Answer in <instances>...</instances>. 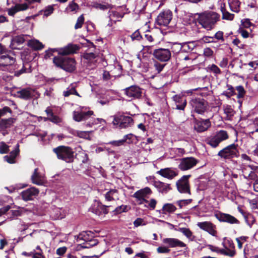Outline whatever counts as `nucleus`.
Masks as SVG:
<instances>
[{
  "instance_id": "nucleus-1",
  "label": "nucleus",
  "mask_w": 258,
  "mask_h": 258,
  "mask_svg": "<svg viewBox=\"0 0 258 258\" xmlns=\"http://www.w3.org/2000/svg\"><path fill=\"white\" fill-rule=\"evenodd\" d=\"M14 53L10 50L7 49L6 47L0 43V66H8L10 72L14 73V76L19 77L24 73H31L32 72L31 67L29 66V68H26L23 63L22 68L18 70L19 66L18 64H14L16 59L14 57Z\"/></svg>"
},
{
  "instance_id": "nucleus-2",
  "label": "nucleus",
  "mask_w": 258,
  "mask_h": 258,
  "mask_svg": "<svg viewBox=\"0 0 258 258\" xmlns=\"http://www.w3.org/2000/svg\"><path fill=\"white\" fill-rule=\"evenodd\" d=\"M195 15L198 16L197 22L202 28L207 31L214 29L217 23L220 20V15L213 11H205Z\"/></svg>"
},
{
  "instance_id": "nucleus-3",
  "label": "nucleus",
  "mask_w": 258,
  "mask_h": 258,
  "mask_svg": "<svg viewBox=\"0 0 258 258\" xmlns=\"http://www.w3.org/2000/svg\"><path fill=\"white\" fill-rule=\"evenodd\" d=\"M54 65L63 71L72 73L76 70V61L73 57L58 55L53 58Z\"/></svg>"
},
{
  "instance_id": "nucleus-4",
  "label": "nucleus",
  "mask_w": 258,
  "mask_h": 258,
  "mask_svg": "<svg viewBox=\"0 0 258 258\" xmlns=\"http://www.w3.org/2000/svg\"><path fill=\"white\" fill-rule=\"evenodd\" d=\"M52 151L58 160L69 163L74 162L75 151L71 147L60 145L53 148Z\"/></svg>"
},
{
  "instance_id": "nucleus-5",
  "label": "nucleus",
  "mask_w": 258,
  "mask_h": 258,
  "mask_svg": "<svg viewBox=\"0 0 258 258\" xmlns=\"http://www.w3.org/2000/svg\"><path fill=\"white\" fill-rule=\"evenodd\" d=\"M110 117L113 118L111 123L113 127L116 128H126L131 126L134 123L132 117L123 114L117 113Z\"/></svg>"
},
{
  "instance_id": "nucleus-6",
  "label": "nucleus",
  "mask_w": 258,
  "mask_h": 258,
  "mask_svg": "<svg viewBox=\"0 0 258 258\" xmlns=\"http://www.w3.org/2000/svg\"><path fill=\"white\" fill-rule=\"evenodd\" d=\"M192 110L196 113L203 114L207 111L208 102L202 97H193L189 102Z\"/></svg>"
},
{
  "instance_id": "nucleus-7",
  "label": "nucleus",
  "mask_w": 258,
  "mask_h": 258,
  "mask_svg": "<svg viewBox=\"0 0 258 258\" xmlns=\"http://www.w3.org/2000/svg\"><path fill=\"white\" fill-rule=\"evenodd\" d=\"M237 147L238 145L237 144H232L221 150L218 153L217 155L225 160H229L235 157H238L239 154Z\"/></svg>"
},
{
  "instance_id": "nucleus-8",
  "label": "nucleus",
  "mask_w": 258,
  "mask_h": 258,
  "mask_svg": "<svg viewBox=\"0 0 258 258\" xmlns=\"http://www.w3.org/2000/svg\"><path fill=\"white\" fill-rule=\"evenodd\" d=\"M228 138L229 136L227 131L220 130L214 136L208 138L206 142L208 145L212 147L216 148L218 146L221 142L228 139Z\"/></svg>"
},
{
  "instance_id": "nucleus-9",
  "label": "nucleus",
  "mask_w": 258,
  "mask_h": 258,
  "mask_svg": "<svg viewBox=\"0 0 258 258\" xmlns=\"http://www.w3.org/2000/svg\"><path fill=\"white\" fill-rule=\"evenodd\" d=\"M190 177L191 175H183L176 181V185L179 192L190 194L189 182V178Z\"/></svg>"
},
{
  "instance_id": "nucleus-10",
  "label": "nucleus",
  "mask_w": 258,
  "mask_h": 258,
  "mask_svg": "<svg viewBox=\"0 0 258 258\" xmlns=\"http://www.w3.org/2000/svg\"><path fill=\"white\" fill-rule=\"evenodd\" d=\"M174 45L172 47V51L174 53H178L179 55L183 53L191 52L196 47L194 42H184Z\"/></svg>"
},
{
  "instance_id": "nucleus-11",
  "label": "nucleus",
  "mask_w": 258,
  "mask_h": 258,
  "mask_svg": "<svg viewBox=\"0 0 258 258\" xmlns=\"http://www.w3.org/2000/svg\"><path fill=\"white\" fill-rule=\"evenodd\" d=\"M124 93L131 100L138 99L142 98V89L139 86L133 85L123 89Z\"/></svg>"
},
{
  "instance_id": "nucleus-12",
  "label": "nucleus",
  "mask_w": 258,
  "mask_h": 258,
  "mask_svg": "<svg viewBox=\"0 0 258 258\" xmlns=\"http://www.w3.org/2000/svg\"><path fill=\"white\" fill-rule=\"evenodd\" d=\"M153 55L156 59L162 62L168 61L171 56L169 49L162 48L155 49L153 50Z\"/></svg>"
},
{
  "instance_id": "nucleus-13",
  "label": "nucleus",
  "mask_w": 258,
  "mask_h": 258,
  "mask_svg": "<svg viewBox=\"0 0 258 258\" xmlns=\"http://www.w3.org/2000/svg\"><path fill=\"white\" fill-rule=\"evenodd\" d=\"M199 161L194 157H189L181 158L178 167L182 171L189 170L197 165Z\"/></svg>"
},
{
  "instance_id": "nucleus-14",
  "label": "nucleus",
  "mask_w": 258,
  "mask_h": 258,
  "mask_svg": "<svg viewBox=\"0 0 258 258\" xmlns=\"http://www.w3.org/2000/svg\"><path fill=\"white\" fill-rule=\"evenodd\" d=\"M172 18V13L170 10H164L157 16L156 22L160 26H167Z\"/></svg>"
},
{
  "instance_id": "nucleus-15",
  "label": "nucleus",
  "mask_w": 258,
  "mask_h": 258,
  "mask_svg": "<svg viewBox=\"0 0 258 258\" xmlns=\"http://www.w3.org/2000/svg\"><path fill=\"white\" fill-rule=\"evenodd\" d=\"M81 48L80 45L69 43L63 47H59V55L66 56L67 55L77 53Z\"/></svg>"
},
{
  "instance_id": "nucleus-16",
  "label": "nucleus",
  "mask_w": 258,
  "mask_h": 258,
  "mask_svg": "<svg viewBox=\"0 0 258 258\" xmlns=\"http://www.w3.org/2000/svg\"><path fill=\"white\" fill-rule=\"evenodd\" d=\"M214 216L221 222H225L230 224H239L240 223L238 219L229 214L218 212L215 213Z\"/></svg>"
},
{
  "instance_id": "nucleus-17",
  "label": "nucleus",
  "mask_w": 258,
  "mask_h": 258,
  "mask_svg": "<svg viewBox=\"0 0 258 258\" xmlns=\"http://www.w3.org/2000/svg\"><path fill=\"white\" fill-rule=\"evenodd\" d=\"M194 129L198 133H202L207 131L211 125L209 119H198L194 118Z\"/></svg>"
},
{
  "instance_id": "nucleus-18",
  "label": "nucleus",
  "mask_w": 258,
  "mask_h": 258,
  "mask_svg": "<svg viewBox=\"0 0 258 258\" xmlns=\"http://www.w3.org/2000/svg\"><path fill=\"white\" fill-rule=\"evenodd\" d=\"M111 208H112L111 206H105L100 201H96L92 206L91 211L97 215H100L102 214L105 215L108 213L109 209Z\"/></svg>"
},
{
  "instance_id": "nucleus-19",
  "label": "nucleus",
  "mask_w": 258,
  "mask_h": 258,
  "mask_svg": "<svg viewBox=\"0 0 258 258\" xmlns=\"http://www.w3.org/2000/svg\"><path fill=\"white\" fill-rule=\"evenodd\" d=\"M152 193V191L150 187H146L144 188L141 189L134 193L133 197L137 199L138 201H140V204L143 203H148L149 202L145 199L148 195H150Z\"/></svg>"
},
{
  "instance_id": "nucleus-20",
  "label": "nucleus",
  "mask_w": 258,
  "mask_h": 258,
  "mask_svg": "<svg viewBox=\"0 0 258 258\" xmlns=\"http://www.w3.org/2000/svg\"><path fill=\"white\" fill-rule=\"evenodd\" d=\"M172 99L175 104V109L180 110H184L186 104V97L182 94H176L172 97Z\"/></svg>"
},
{
  "instance_id": "nucleus-21",
  "label": "nucleus",
  "mask_w": 258,
  "mask_h": 258,
  "mask_svg": "<svg viewBox=\"0 0 258 258\" xmlns=\"http://www.w3.org/2000/svg\"><path fill=\"white\" fill-rule=\"evenodd\" d=\"M39 190L35 187H31L23 190L21 195L24 201H28L33 200L39 194Z\"/></svg>"
},
{
  "instance_id": "nucleus-22",
  "label": "nucleus",
  "mask_w": 258,
  "mask_h": 258,
  "mask_svg": "<svg viewBox=\"0 0 258 258\" xmlns=\"http://www.w3.org/2000/svg\"><path fill=\"white\" fill-rule=\"evenodd\" d=\"M35 90L30 88H26L17 91V97L21 99L28 100L34 96Z\"/></svg>"
},
{
  "instance_id": "nucleus-23",
  "label": "nucleus",
  "mask_w": 258,
  "mask_h": 258,
  "mask_svg": "<svg viewBox=\"0 0 258 258\" xmlns=\"http://www.w3.org/2000/svg\"><path fill=\"white\" fill-rule=\"evenodd\" d=\"M197 225L200 229L207 231L212 236H216L217 234V231L215 229L216 226L211 222H198Z\"/></svg>"
},
{
  "instance_id": "nucleus-24",
  "label": "nucleus",
  "mask_w": 258,
  "mask_h": 258,
  "mask_svg": "<svg viewBox=\"0 0 258 258\" xmlns=\"http://www.w3.org/2000/svg\"><path fill=\"white\" fill-rule=\"evenodd\" d=\"M163 242L168 245L169 247H184L186 246V244L182 241L178 239L174 238H165L162 240Z\"/></svg>"
},
{
  "instance_id": "nucleus-25",
  "label": "nucleus",
  "mask_w": 258,
  "mask_h": 258,
  "mask_svg": "<svg viewBox=\"0 0 258 258\" xmlns=\"http://www.w3.org/2000/svg\"><path fill=\"white\" fill-rule=\"evenodd\" d=\"M94 113L93 111H88L87 112L74 111L73 119L77 122L82 121L87 119Z\"/></svg>"
},
{
  "instance_id": "nucleus-26",
  "label": "nucleus",
  "mask_w": 258,
  "mask_h": 258,
  "mask_svg": "<svg viewBox=\"0 0 258 258\" xmlns=\"http://www.w3.org/2000/svg\"><path fill=\"white\" fill-rule=\"evenodd\" d=\"M157 173L169 179H172L178 175L176 171L172 170L170 168L161 169L158 171Z\"/></svg>"
},
{
  "instance_id": "nucleus-27",
  "label": "nucleus",
  "mask_w": 258,
  "mask_h": 258,
  "mask_svg": "<svg viewBox=\"0 0 258 258\" xmlns=\"http://www.w3.org/2000/svg\"><path fill=\"white\" fill-rule=\"evenodd\" d=\"M29 6L27 4H17L15 6L8 9V14L10 16H14V15L18 12L24 11L28 9Z\"/></svg>"
},
{
  "instance_id": "nucleus-28",
  "label": "nucleus",
  "mask_w": 258,
  "mask_h": 258,
  "mask_svg": "<svg viewBox=\"0 0 258 258\" xmlns=\"http://www.w3.org/2000/svg\"><path fill=\"white\" fill-rule=\"evenodd\" d=\"M153 185L159 192L162 194H166L171 190L170 184L165 183L159 180L154 181Z\"/></svg>"
},
{
  "instance_id": "nucleus-29",
  "label": "nucleus",
  "mask_w": 258,
  "mask_h": 258,
  "mask_svg": "<svg viewBox=\"0 0 258 258\" xmlns=\"http://www.w3.org/2000/svg\"><path fill=\"white\" fill-rule=\"evenodd\" d=\"M25 39L24 35L16 36L11 40L10 47L12 49H20L18 47V46L22 44L25 42Z\"/></svg>"
},
{
  "instance_id": "nucleus-30",
  "label": "nucleus",
  "mask_w": 258,
  "mask_h": 258,
  "mask_svg": "<svg viewBox=\"0 0 258 258\" xmlns=\"http://www.w3.org/2000/svg\"><path fill=\"white\" fill-rule=\"evenodd\" d=\"M15 120L16 119L12 117L8 119H1L0 120V128L4 130L12 126Z\"/></svg>"
},
{
  "instance_id": "nucleus-31",
  "label": "nucleus",
  "mask_w": 258,
  "mask_h": 258,
  "mask_svg": "<svg viewBox=\"0 0 258 258\" xmlns=\"http://www.w3.org/2000/svg\"><path fill=\"white\" fill-rule=\"evenodd\" d=\"M228 4L231 11L235 13L239 12L241 3L239 0H229Z\"/></svg>"
},
{
  "instance_id": "nucleus-32",
  "label": "nucleus",
  "mask_w": 258,
  "mask_h": 258,
  "mask_svg": "<svg viewBox=\"0 0 258 258\" xmlns=\"http://www.w3.org/2000/svg\"><path fill=\"white\" fill-rule=\"evenodd\" d=\"M28 45L34 50H41L44 47L43 44L37 40H30Z\"/></svg>"
},
{
  "instance_id": "nucleus-33",
  "label": "nucleus",
  "mask_w": 258,
  "mask_h": 258,
  "mask_svg": "<svg viewBox=\"0 0 258 258\" xmlns=\"http://www.w3.org/2000/svg\"><path fill=\"white\" fill-rule=\"evenodd\" d=\"M31 180L32 182L35 184L39 185L43 184V181L38 172V168L35 169L33 175L31 176Z\"/></svg>"
},
{
  "instance_id": "nucleus-34",
  "label": "nucleus",
  "mask_w": 258,
  "mask_h": 258,
  "mask_svg": "<svg viewBox=\"0 0 258 258\" xmlns=\"http://www.w3.org/2000/svg\"><path fill=\"white\" fill-rule=\"evenodd\" d=\"M109 13H110L109 15L110 19L113 20L115 22L120 21L119 19H122L125 14L123 12H120L116 11H109Z\"/></svg>"
},
{
  "instance_id": "nucleus-35",
  "label": "nucleus",
  "mask_w": 258,
  "mask_h": 258,
  "mask_svg": "<svg viewBox=\"0 0 258 258\" xmlns=\"http://www.w3.org/2000/svg\"><path fill=\"white\" fill-rule=\"evenodd\" d=\"M93 237V233L91 231H83L78 236V238L83 240L85 242L88 241L91 238Z\"/></svg>"
},
{
  "instance_id": "nucleus-36",
  "label": "nucleus",
  "mask_w": 258,
  "mask_h": 258,
  "mask_svg": "<svg viewBox=\"0 0 258 258\" xmlns=\"http://www.w3.org/2000/svg\"><path fill=\"white\" fill-rule=\"evenodd\" d=\"M176 210V207L173 204L170 203L165 204L162 209V213L164 214L173 213Z\"/></svg>"
},
{
  "instance_id": "nucleus-37",
  "label": "nucleus",
  "mask_w": 258,
  "mask_h": 258,
  "mask_svg": "<svg viewBox=\"0 0 258 258\" xmlns=\"http://www.w3.org/2000/svg\"><path fill=\"white\" fill-rule=\"evenodd\" d=\"M221 11L222 14V19L232 20L234 19V15L229 13L225 8V5L221 7Z\"/></svg>"
},
{
  "instance_id": "nucleus-38",
  "label": "nucleus",
  "mask_w": 258,
  "mask_h": 258,
  "mask_svg": "<svg viewBox=\"0 0 258 258\" xmlns=\"http://www.w3.org/2000/svg\"><path fill=\"white\" fill-rule=\"evenodd\" d=\"M98 56V55L94 52H84L82 57L88 61V62H93L94 60Z\"/></svg>"
},
{
  "instance_id": "nucleus-39",
  "label": "nucleus",
  "mask_w": 258,
  "mask_h": 258,
  "mask_svg": "<svg viewBox=\"0 0 258 258\" xmlns=\"http://www.w3.org/2000/svg\"><path fill=\"white\" fill-rule=\"evenodd\" d=\"M98 243L97 239L91 238L90 240L80 244V246L83 248H89L92 246L96 245Z\"/></svg>"
},
{
  "instance_id": "nucleus-40",
  "label": "nucleus",
  "mask_w": 258,
  "mask_h": 258,
  "mask_svg": "<svg viewBox=\"0 0 258 258\" xmlns=\"http://www.w3.org/2000/svg\"><path fill=\"white\" fill-rule=\"evenodd\" d=\"M227 90L224 91L221 95L226 96L228 99H229L231 96L236 94L234 88L232 85L227 84Z\"/></svg>"
},
{
  "instance_id": "nucleus-41",
  "label": "nucleus",
  "mask_w": 258,
  "mask_h": 258,
  "mask_svg": "<svg viewBox=\"0 0 258 258\" xmlns=\"http://www.w3.org/2000/svg\"><path fill=\"white\" fill-rule=\"evenodd\" d=\"M93 7L96 9H99L104 11L108 9H112V6L107 3L102 4L96 2L93 4Z\"/></svg>"
},
{
  "instance_id": "nucleus-42",
  "label": "nucleus",
  "mask_w": 258,
  "mask_h": 258,
  "mask_svg": "<svg viewBox=\"0 0 258 258\" xmlns=\"http://www.w3.org/2000/svg\"><path fill=\"white\" fill-rule=\"evenodd\" d=\"M54 52H57L59 55L58 48H49L45 51V55L44 56V59H47L50 58L51 56H53V53Z\"/></svg>"
},
{
  "instance_id": "nucleus-43",
  "label": "nucleus",
  "mask_w": 258,
  "mask_h": 258,
  "mask_svg": "<svg viewBox=\"0 0 258 258\" xmlns=\"http://www.w3.org/2000/svg\"><path fill=\"white\" fill-rule=\"evenodd\" d=\"M235 89L237 90L238 92L237 95V98L238 99L243 98L246 94V91L244 87L241 85H239L236 86Z\"/></svg>"
},
{
  "instance_id": "nucleus-44",
  "label": "nucleus",
  "mask_w": 258,
  "mask_h": 258,
  "mask_svg": "<svg viewBox=\"0 0 258 258\" xmlns=\"http://www.w3.org/2000/svg\"><path fill=\"white\" fill-rule=\"evenodd\" d=\"M118 191L115 189H111L108 191H107L105 195V198L106 200L108 201H111L114 200V198H113V195L117 193Z\"/></svg>"
},
{
  "instance_id": "nucleus-45",
  "label": "nucleus",
  "mask_w": 258,
  "mask_h": 258,
  "mask_svg": "<svg viewBox=\"0 0 258 258\" xmlns=\"http://www.w3.org/2000/svg\"><path fill=\"white\" fill-rule=\"evenodd\" d=\"M166 63H161L157 61H154V69L157 71V73H160L165 67Z\"/></svg>"
},
{
  "instance_id": "nucleus-46",
  "label": "nucleus",
  "mask_w": 258,
  "mask_h": 258,
  "mask_svg": "<svg viewBox=\"0 0 258 258\" xmlns=\"http://www.w3.org/2000/svg\"><path fill=\"white\" fill-rule=\"evenodd\" d=\"M192 202L191 199H187V200H180L177 201L176 202V204L179 206L180 209L182 208V207L186 206L191 203Z\"/></svg>"
},
{
  "instance_id": "nucleus-47",
  "label": "nucleus",
  "mask_w": 258,
  "mask_h": 258,
  "mask_svg": "<svg viewBox=\"0 0 258 258\" xmlns=\"http://www.w3.org/2000/svg\"><path fill=\"white\" fill-rule=\"evenodd\" d=\"M131 39L133 41L137 40L140 41L141 39H144V38L141 35L139 30H137L131 35Z\"/></svg>"
},
{
  "instance_id": "nucleus-48",
  "label": "nucleus",
  "mask_w": 258,
  "mask_h": 258,
  "mask_svg": "<svg viewBox=\"0 0 258 258\" xmlns=\"http://www.w3.org/2000/svg\"><path fill=\"white\" fill-rule=\"evenodd\" d=\"M84 17L83 15H81L80 16H79L77 20V22L75 25V29H78L79 28H82L83 24L84 23Z\"/></svg>"
},
{
  "instance_id": "nucleus-49",
  "label": "nucleus",
  "mask_w": 258,
  "mask_h": 258,
  "mask_svg": "<svg viewBox=\"0 0 258 258\" xmlns=\"http://www.w3.org/2000/svg\"><path fill=\"white\" fill-rule=\"evenodd\" d=\"M127 206L126 205H121L116 207L115 209L112 210V212H114V214H118L123 212H126L127 211Z\"/></svg>"
},
{
  "instance_id": "nucleus-50",
  "label": "nucleus",
  "mask_w": 258,
  "mask_h": 258,
  "mask_svg": "<svg viewBox=\"0 0 258 258\" xmlns=\"http://www.w3.org/2000/svg\"><path fill=\"white\" fill-rule=\"evenodd\" d=\"M208 68L210 72L214 73L216 75L220 74L221 73L220 69L215 64L209 65Z\"/></svg>"
},
{
  "instance_id": "nucleus-51",
  "label": "nucleus",
  "mask_w": 258,
  "mask_h": 258,
  "mask_svg": "<svg viewBox=\"0 0 258 258\" xmlns=\"http://www.w3.org/2000/svg\"><path fill=\"white\" fill-rule=\"evenodd\" d=\"M9 151V146H8L5 143L2 142L0 143V153L6 154Z\"/></svg>"
},
{
  "instance_id": "nucleus-52",
  "label": "nucleus",
  "mask_w": 258,
  "mask_h": 258,
  "mask_svg": "<svg viewBox=\"0 0 258 258\" xmlns=\"http://www.w3.org/2000/svg\"><path fill=\"white\" fill-rule=\"evenodd\" d=\"M79 9V5L74 1L71 2L66 8V9L70 10L71 12L77 11Z\"/></svg>"
},
{
  "instance_id": "nucleus-53",
  "label": "nucleus",
  "mask_w": 258,
  "mask_h": 258,
  "mask_svg": "<svg viewBox=\"0 0 258 258\" xmlns=\"http://www.w3.org/2000/svg\"><path fill=\"white\" fill-rule=\"evenodd\" d=\"M178 231L182 233L187 238H190L192 234V232L189 228H179Z\"/></svg>"
},
{
  "instance_id": "nucleus-54",
  "label": "nucleus",
  "mask_w": 258,
  "mask_h": 258,
  "mask_svg": "<svg viewBox=\"0 0 258 258\" xmlns=\"http://www.w3.org/2000/svg\"><path fill=\"white\" fill-rule=\"evenodd\" d=\"M48 120L55 123H58L61 122V118L58 116L54 115V114L52 115V116H51L50 117L45 118V120Z\"/></svg>"
},
{
  "instance_id": "nucleus-55",
  "label": "nucleus",
  "mask_w": 258,
  "mask_h": 258,
  "mask_svg": "<svg viewBox=\"0 0 258 258\" xmlns=\"http://www.w3.org/2000/svg\"><path fill=\"white\" fill-rule=\"evenodd\" d=\"M20 149H19V145L17 144L16 145V148L14 150L11 151L10 153V155L12 157L15 159L18 155L19 154Z\"/></svg>"
},
{
  "instance_id": "nucleus-56",
  "label": "nucleus",
  "mask_w": 258,
  "mask_h": 258,
  "mask_svg": "<svg viewBox=\"0 0 258 258\" xmlns=\"http://www.w3.org/2000/svg\"><path fill=\"white\" fill-rule=\"evenodd\" d=\"M54 11V8L52 6H48L47 7L44 11V16L48 17Z\"/></svg>"
},
{
  "instance_id": "nucleus-57",
  "label": "nucleus",
  "mask_w": 258,
  "mask_h": 258,
  "mask_svg": "<svg viewBox=\"0 0 258 258\" xmlns=\"http://www.w3.org/2000/svg\"><path fill=\"white\" fill-rule=\"evenodd\" d=\"M223 34L224 33L222 31H219L215 34L213 37L218 40H221L222 42H223L224 41Z\"/></svg>"
},
{
  "instance_id": "nucleus-58",
  "label": "nucleus",
  "mask_w": 258,
  "mask_h": 258,
  "mask_svg": "<svg viewBox=\"0 0 258 258\" xmlns=\"http://www.w3.org/2000/svg\"><path fill=\"white\" fill-rule=\"evenodd\" d=\"M241 25L245 28H248L252 25V23L249 19H245L241 21Z\"/></svg>"
},
{
  "instance_id": "nucleus-59",
  "label": "nucleus",
  "mask_w": 258,
  "mask_h": 258,
  "mask_svg": "<svg viewBox=\"0 0 258 258\" xmlns=\"http://www.w3.org/2000/svg\"><path fill=\"white\" fill-rule=\"evenodd\" d=\"M158 253H168L170 252V249L165 246H159L157 249Z\"/></svg>"
},
{
  "instance_id": "nucleus-60",
  "label": "nucleus",
  "mask_w": 258,
  "mask_h": 258,
  "mask_svg": "<svg viewBox=\"0 0 258 258\" xmlns=\"http://www.w3.org/2000/svg\"><path fill=\"white\" fill-rule=\"evenodd\" d=\"M125 142V139H123L118 141H113L110 144L115 146H119L123 145Z\"/></svg>"
},
{
  "instance_id": "nucleus-61",
  "label": "nucleus",
  "mask_w": 258,
  "mask_h": 258,
  "mask_svg": "<svg viewBox=\"0 0 258 258\" xmlns=\"http://www.w3.org/2000/svg\"><path fill=\"white\" fill-rule=\"evenodd\" d=\"M149 252L143 251L142 252L137 253L135 256L140 258H149Z\"/></svg>"
},
{
  "instance_id": "nucleus-62",
  "label": "nucleus",
  "mask_w": 258,
  "mask_h": 258,
  "mask_svg": "<svg viewBox=\"0 0 258 258\" xmlns=\"http://www.w3.org/2000/svg\"><path fill=\"white\" fill-rule=\"evenodd\" d=\"M204 54L207 57H210L213 54V51L209 47H207L204 50Z\"/></svg>"
},
{
  "instance_id": "nucleus-63",
  "label": "nucleus",
  "mask_w": 258,
  "mask_h": 258,
  "mask_svg": "<svg viewBox=\"0 0 258 258\" xmlns=\"http://www.w3.org/2000/svg\"><path fill=\"white\" fill-rule=\"evenodd\" d=\"M67 250V248L66 246L59 247L56 250V254L61 256L66 252Z\"/></svg>"
},
{
  "instance_id": "nucleus-64",
  "label": "nucleus",
  "mask_w": 258,
  "mask_h": 258,
  "mask_svg": "<svg viewBox=\"0 0 258 258\" xmlns=\"http://www.w3.org/2000/svg\"><path fill=\"white\" fill-rule=\"evenodd\" d=\"M0 112L2 113L3 116L5 115L7 112L12 113V110L8 106H5L2 109H0Z\"/></svg>"
}]
</instances>
